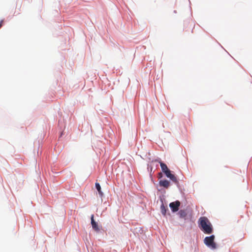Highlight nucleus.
Wrapping results in <instances>:
<instances>
[{
  "instance_id": "obj_1",
  "label": "nucleus",
  "mask_w": 252,
  "mask_h": 252,
  "mask_svg": "<svg viewBox=\"0 0 252 252\" xmlns=\"http://www.w3.org/2000/svg\"><path fill=\"white\" fill-rule=\"evenodd\" d=\"M198 225L200 229L205 233L210 234L213 231V226L206 217H201L198 220Z\"/></svg>"
},
{
  "instance_id": "obj_2",
  "label": "nucleus",
  "mask_w": 252,
  "mask_h": 252,
  "mask_svg": "<svg viewBox=\"0 0 252 252\" xmlns=\"http://www.w3.org/2000/svg\"><path fill=\"white\" fill-rule=\"evenodd\" d=\"M215 236L211 235L209 237H206L204 240L205 244L211 248L212 249H215L217 248L216 244L214 242Z\"/></svg>"
},
{
  "instance_id": "obj_3",
  "label": "nucleus",
  "mask_w": 252,
  "mask_h": 252,
  "mask_svg": "<svg viewBox=\"0 0 252 252\" xmlns=\"http://www.w3.org/2000/svg\"><path fill=\"white\" fill-rule=\"evenodd\" d=\"M180 205V202L176 201L170 203L169 207L171 208L173 212H177L179 210V207Z\"/></svg>"
},
{
  "instance_id": "obj_4",
  "label": "nucleus",
  "mask_w": 252,
  "mask_h": 252,
  "mask_svg": "<svg viewBox=\"0 0 252 252\" xmlns=\"http://www.w3.org/2000/svg\"><path fill=\"white\" fill-rule=\"evenodd\" d=\"M94 215H92L91 216V224L92 225L93 228L96 232H98L99 231V228L98 226L97 223L94 220Z\"/></svg>"
},
{
  "instance_id": "obj_5",
  "label": "nucleus",
  "mask_w": 252,
  "mask_h": 252,
  "mask_svg": "<svg viewBox=\"0 0 252 252\" xmlns=\"http://www.w3.org/2000/svg\"><path fill=\"white\" fill-rule=\"evenodd\" d=\"M159 184L160 186L167 189L170 186V182L166 180H160L159 182Z\"/></svg>"
},
{
  "instance_id": "obj_6",
  "label": "nucleus",
  "mask_w": 252,
  "mask_h": 252,
  "mask_svg": "<svg viewBox=\"0 0 252 252\" xmlns=\"http://www.w3.org/2000/svg\"><path fill=\"white\" fill-rule=\"evenodd\" d=\"M168 178H169L172 182L175 183L176 184H179V182L174 175L171 174Z\"/></svg>"
},
{
  "instance_id": "obj_7",
  "label": "nucleus",
  "mask_w": 252,
  "mask_h": 252,
  "mask_svg": "<svg viewBox=\"0 0 252 252\" xmlns=\"http://www.w3.org/2000/svg\"><path fill=\"white\" fill-rule=\"evenodd\" d=\"M178 214L181 218H185L187 215L186 211L183 210H181L179 212Z\"/></svg>"
},
{
  "instance_id": "obj_8",
  "label": "nucleus",
  "mask_w": 252,
  "mask_h": 252,
  "mask_svg": "<svg viewBox=\"0 0 252 252\" xmlns=\"http://www.w3.org/2000/svg\"><path fill=\"white\" fill-rule=\"evenodd\" d=\"M160 165L161 168L163 172L164 173L165 172H166V171H167L169 170L167 165L165 163L160 162Z\"/></svg>"
},
{
  "instance_id": "obj_9",
  "label": "nucleus",
  "mask_w": 252,
  "mask_h": 252,
  "mask_svg": "<svg viewBox=\"0 0 252 252\" xmlns=\"http://www.w3.org/2000/svg\"><path fill=\"white\" fill-rule=\"evenodd\" d=\"M95 187H96V189L97 190L99 195L100 196H102L103 193H102V191L101 190V187H100L99 184L97 183H95Z\"/></svg>"
},
{
  "instance_id": "obj_10",
  "label": "nucleus",
  "mask_w": 252,
  "mask_h": 252,
  "mask_svg": "<svg viewBox=\"0 0 252 252\" xmlns=\"http://www.w3.org/2000/svg\"><path fill=\"white\" fill-rule=\"evenodd\" d=\"M160 210H161V212L162 214L163 215L165 216L166 213V208L164 206L163 204H162V205H161Z\"/></svg>"
},
{
  "instance_id": "obj_11",
  "label": "nucleus",
  "mask_w": 252,
  "mask_h": 252,
  "mask_svg": "<svg viewBox=\"0 0 252 252\" xmlns=\"http://www.w3.org/2000/svg\"><path fill=\"white\" fill-rule=\"evenodd\" d=\"M164 174L167 177H168L171 174V171L169 169L168 170L166 171V172H164Z\"/></svg>"
},
{
  "instance_id": "obj_12",
  "label": "nucleus",
  "mask_w": 252,
  "mask_h": 252,
  "mask_svg": "<svg viewBox=\"0 0 252 252\" xmlns=\"http://www.w3.org/2000/svg\"><path fill=\"white\" fill-rule=\"evenodd\" d=\"M2 23H3V21H1L0 22V28L2 27Z\"/></svg>"
}]
</instances>
